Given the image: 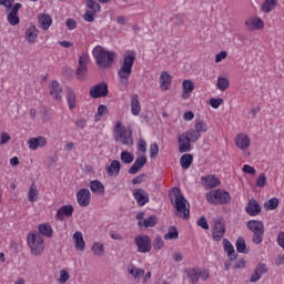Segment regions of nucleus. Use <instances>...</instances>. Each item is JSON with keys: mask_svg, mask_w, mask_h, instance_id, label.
I'll return each mask as SVG.
<instances>
[{"mask_svg": "<svg viewBox=\"0 0 284 284\" xmlns=\"http://www.w3.org/2000/svg\"><path fill=\"white\" fill-rule=\"evenodd\" d=\"M91 251L94 256H103V254H105V245L101 242H95L92 244Z\"/></svg>", "mask_w": 284, "mask_h": 284, "instance_id": "nucleus-35", "label": "nucleus"}, {"mask_svg": "<svg viewBox=\"0 0 284 284\" xmlns=\"http://www.w3.org/2000/svg\"><path fill=\"white\" fill-rule=\"evenodd\" d=\"M38 232L43 236H48L49 239L52 237V226L50 224H40L38 226Z\"/></svg>", "mask_w": 284, "mask_h": 284, "instance_id": "nucleus-38", "label": "nucleus"}, {"mask_svg": "<svg viewBox=\"0 0 284 284\" xmlns=\"http://www.w3.org/2000/svg\"><path fill=\"white\" fill-rule=\"evenodd\" d=\"M39 21L43 30H48L52 26V18L49 14L40 16Z\"/></svg>", "mask_w": 284, "mask_h": 284, "instance_id": "nucleus-40", "label": "nucleus"}, {"mask_svg": "<svg viewBox=\"0 0 284 284\" xmlns=\"http://www.w3.org/2000/svg\"><path fill=\"white\" fill-rule=\"evenodd\" d=\"M10 139V134L2 132L0 136V145H6V143H9Z\"/></svg>", "mask_w": 284, "mask_h": 284, "instance_id": "nucleus-60", "label": "nucleus"}, {"mask_svg": "<svg viewBox=\"0 0 284 284\" xmlns=\"http://www.w3.org/2000/svg\"><path fill=\"white\" fill-rule=\"evenodd\" d=\"M245 212L248 216H258V214H261V205L256 200L252 199L248 201Z\"/></svg>", "mask_w": 284, "mask_h": 284, "instance_id": "nucleus-18", "label": "nucleus"}, {"mask_svg": "<svg viewBox=\"0 0 284 284\" xmlns=\"http://www.w3.org/2000/svg\"><path fill=\"white\" fill-rule=\"evenodd\" d=\"M14 3V0H0V6H4V8H12V4Z\"/></svg>", "mask_w": 284, "mask_h": 284, "instance_id": "nucleus-63", "label": "nucleus"}, {"mask_svg": "<svg viewBox=\"0 0 284 284\" xmlns=\"http://www.w3.org/2000/svg\"><path fill=\"white\" fill-rule=\"evenodd\" d=\"M235 247L240 254H247V252H248L247 244L245 243V239H243V237H237Z\"/></svg>", "mask_w": 284, "mask_h": 284, "instance_id": "nucleus-37", "label": "nucleus"}, {"mask_svg": "<svg viewBox=\"0 0 284 284\" xmlns=\"http://www.w3.org/2000/svg\"><path fill=\"white\" fill-rule=\"evenodd\" d=\"M277 3H278V0H265L261 7V10L262 12L270 14V12L274 10V8H276Z\"/></svg>", "mask_w": 284, "mask_h": 284, "instance_id": "nucleus-33", "label": "nucleus"}, {"mask_svg": "<svg viewBox=\"0 0 284 284\" xmlns=\"http://www.w3.org/2000/svg\"><path fill=\"white\" fill-rule=\"evenodd\" d=\"M246 30L254 32V30L263 29V20L261 18H251L245 21Z\"/></svg>", "mask_w": 284, "mask_h": 284, "instance_id": "nucleus-20", "label": "nucleus"}, {"mask_svg": "<svg viewBox=\"0 0 284 284\" xmlns=\"http://www.w3.org/2000/svg\"><path fill=\"white\" fill-rule=\"evenodd\" d=\"M138 151L142 154H145V152H148V142H145V140H139Z\"/></svg>", "mask_w": 284, "mask_h": 284, "instance_id": "nucleus-52", "label": "nucleus"}, {"mask_svg": "<svg viewBox=\"0 0 284 284\" xmlns=\"http://www.w3.org/2000/svg\"><path fill=\"white\" fill-rule=\"evenodd\" d=\"M87 6L89 8V12H93L94 14L101 10V4L94 0H88Z\"/></svg>", "mask_w": 284, "mask_h": 284, "instance_id": "nucleus-44", "label": "nucleus"}, {"mask_svg": "<svg viewBox=\"0 0 284 284\" xmlns=\"http://www.w3.org/2000/svg\"><path fill=\"white\" fill-rule=\"evenodd\" d=\"M145 179H148V174L142 173L140 175H136L133 180H132V184L133 185H141V183H144Z\"/></svg>", "mask_w": 284, "mask_h": 284, "instance_id": "nucleus-50", "label": "nucleus"}, {"mask_svg": "<svg viewBox=\"0 0 284 284\" xmlns=\"http://www.w3.org/2000/svg\"><path fill=\"white\" fill-rule=\"evenodd\" d=\"M73 241L75 243V250L83 252L85 250V241L83 240V233L81 231H77L73 234Z\"/></svg>", "mask_w": 284, "mask_h": 284, "instance_id": "nucleus-27", "label": "nucleus"}, {"mask_svg": "<svg viewBox=\"0 0 284 284\" xmlns=\"http://www.w3.org/2000/svg\"><path fill=\"white\" fill-rule=\"evenodd\" d=\"M128 273L134 278H142V276L145 274V270L135 267L134 265H130L128 267Z\"/></svg>", "mask_w": 284, "mask_h": 284, "instance_id": "nucleus-36", "label": "nucleus"}, {"mask_svg": "<svg viewBox=\"0 0 284 284\" xmlns=\"http://www.w3.org/2000/svg\"><path fill=\"white\" fill-rule=\"evenodd\" d=\"M73 212L74 207L72 205H63L57 211L55 219H58V221H63L65 216H72Z\"/></svg>", "mask_w": 284, "mask_h": 284, "instance_id": "nucleus-21", "label": "nucleus"}, {"mask_svg": "<svg viewBox=\"0 0 284 284\" xmlns=\"http://www.w3.org/2000/svg\"><path fill=\"white\" fill-rule=\"evenodd\" d=\"M90 189L97 194H105V186L98 180L91 181Z\"/></svg>", "mask_w": 284, "mask_h": 284, "instance_id": "nucleus-34", "label": "nucleus"}, {"mask_svg": "<svg viewBox=\"0 0 284 284\" xmlns=\"http://www.w3.org/2000/svg\"><path fill=\"white\" fill-rule=\"evenodd\" d=\"M206 201L211 205H227L232 201V195L227 191L216 189L206 194Z\"/></svg>", "mask_w": 284, "mask_h": 284, "instance_id": "nucleus-6", "label": "nucleus"}, {"mask_svg": "<svg viewBox=\"0 0 284 284\" xmlns=\"http://www.w3.org/2000/svg\"><path fill=\"white\" fill-rule=\"evenodd\" d=\"M164 239L165 241H174L179 239V231L176 230V227H170L169 232L164 234Z\"/></svg>", "mask_w": 284, "mask_h": 284, "instance_id": "nucleus-43", "label": "nucleus"}, {"mask_svg": "<svg viewBox=\"0 0 284 284\" xmlns=\"http://www.w3.org/2000/svg\"><path fill=\"white\" fill-rule=\"evenodd\" d=\"M70 280V274L67 271L60 272V283H68Z\"/></svg>", "mask_w": 284, "mask_h": 284, "instance_id": "nucleus-61", "label": "nucleus"}, {"mask_svg": "<svg viewBox=\"0 0 284 284\" xmlns=\"http://www.w3.org/2000/svg\"><path fill=\"white\" fill-rule=\"evenodd\" d=\"M172 83V75H170V72L164 71L161 73L160 77V88L161 90H170V85Z\"/></svg>", "mask_w": 284, "mask_h": 284, "instance_id": "nucleus-25", "label": "nucleus"}, {"mask_svg": "<svg viewBox=\"0 0 284 284\" xmlns=\"http://www.w3.org/2000/svg\"><path fill=\"white\" fill-rule=\"evenodd\" d=\"M224 59H227V52L226 51H221L215 55V63H221Z\"/></svg>", "mask_w": 284, "mask_h": 284, "instance_id": "nucleus-58", "label": "nucleus"}, {"mask_svg": "<svg viewBox=\"0 0 284 284\" xmlns=\"http://www.w3.org/2000/svg\"><path fill=\"white\" fill-rule=\"evenodd\" d=\"M230 88V80L223 77L217 78V90H221V92H225V90Z\"/></svg>", "mask_w": 284, "mask_h": 284, "instance_id": "nucleus-42", "label": "nucleus"}, {"mask_svg": "<svg viewBox=\"0 0 284 284\" xmlns=\"http://www.w3.org/2000/svg\"><path fill=\"white\" fill-rule=\"evenodd\" d=\"M7 20H8V23H10V26H19V16L18 14H14V13H9L7 16Z\"/></svg>", "mask_w": 284, "mask_h": 284, "instance_id": "nucleus-48", "label": "nucleus"}, {"mask_svg": "<svg viewBox=\"0 0 284 284\" xmlns=\"http://www.w3.org/2000/svg\"><path fill=\"white\" fill-rule=\"evenodd\" d=\"M156 154H159V144L153 143L150 145V158L155 159Z\"/></svg>", "mask_w": 284, "mask_h": 284, "instance_id": "nucleus-53", "label": "nucleus"}, {"mask_svg": "<svg viewBox=\"0 0 284 284\" xmlns=\"http://www.w3.org/2000/svg\"><path fill=\"white\" fill-rule=\"evenodd\" d=\"M113 139L115 143H120V145H126L128 148H132V145H134L132 129L123 125L121 121H118L113 128Z\"/></svg>", "mask_w": 284, "mask_h": 284, "instance_id": "nucleus-2", "label": "nucleus"}, {"mask_svg": "<svg viewBox=\"0 0 284 284\" xmlns=\"http://www.w3.org/2000/svg\"><path fill=\"white\" fill-rule=\"evenodd\" d=\"M200 183L204 190H214V187H219L221 185V180H219L216 175L209 174L201 176Z\"/></svg>", "mask_w": 284, "mask_h": 284, "instance_id": "nucleus-12", "label": "nucleus"}, {"mask_svg": "<svg viewBox=\"0 0 284 284\" xmlns=\"http://www.w3.org/2000/svg\"><path fill=\"white\" fill-rule=\"evenodd\" d=\"M212 236H213V240L217 242L223 241V236H225V220H223V217L214 220Z\"/></svg>", "mask_w": 284, "mask_h": 284, "instance_id": "nucleus-11", "label": "nucleus"}, {"mask_svg": "<svg viewBox=\"0 0 284 284\" xmlns=\"http://www.w3.org/2000/svg\"><path fill=\"white\" fill-rule=\"evenodd\" d=\"M120 159H121L122 163L130 164L134 161V154H132L128 151H122L120 154Z\"/></svg>", "mask_w": 284, "mask_h": 284, "instance_id": "nucleus-41", "label": "nucleus"}, {"mask_svg": "<svg viewBox=\"0 0 284 284\" xmlns=\"http://www.w3.org/2000/svg\"><path fill=\"white\" fill-rule=\"evenodd\" d=\"M145 163H148V158L145 155L138 156L129 169V174H139V171L143 170Z\"/></svg>", "mask_w": 284, "mask_h": 284, "instance_id": "nucleus-16", "label": "nucleus"}, {"mask_svg": "<svg viewBox=\"0 0 284 284\" xmlns=\"http://www.w3.org/2000/svg\"><path fill=\"white\" fill-rule=\"evenodd\" d=\"M134 243L140 254H148L152 252V240L148 235L141 234L135 236Z\"/></svg>", "mask_w": 284, "mask_h": 284, "instance_id": "nucleus-9", "label": "nucleus"}, {"mask_svg": "<svg viewBox=\"0 0 284 284\" xmlns=\"http://www.w3.org/2000/svg\"><path fill=\"white\" fill-rule=\"evenodd\" d=\"M133 199L136 201L140 207H143L146 203H150V194L143 189H135L132 191Z\"/></svg>", "mask_w": 284, "mask_h": 284, "instance_id": "nucleus-13", "label": "nucleus"}, {"mask_svg": "<svg viewBox=\"0 0 284 284\" xmlns=\"http://www.w3.org/2000/svg\"><path fill=\"white\" fill-rule=\"evenodd\" d=\"M121 172V162L119 160H113L111 165L106 169V174L109 176H116Z\"/></svg>", "mask_w": 284, "mask_h": 284, "instance_id": "nucleus-30", "label": "nucleus"}, {"mask_svg": "<svg viewBox=\"0 0 284 284\" xmlns=\"http://www.w3.org/2000/svg\"><path fill=\"white\" fill-rule=\"evenodd\" d=\"M185 274L190 278L192 284L199 283V278H201L200 271H197L196 268H186Z\"/></svg>", "mask_w": 284, "mask_h": 284, "instance_id": "nucleus-32", "label": "nucleus"}, {"mask_svg": "<svg viewBox=\"0 0 284 284\" xmlns=\"http://www.w3.org/2000/svg\"><path fill=\"white\" fill-rule=\"evenodd\" d=\"M104 114H108V106L104 104H101L98 108V116H104Z\"/></svg>", "mask_w": 284, "mask_h": 284, "instance_id": "nucleus-62", "label": "nucleus"}, {"mask_svg": "<svg viewBox=\"0 0 284 284\" xmlns=\"http://www.w3.org/2000/svg\"><path fill=\"white\" fill-rule=\"evenodd\" d=\"M94 12L92 11H85V13L83 14V19L84 21H87L88 23H92V21H94Z\"/></svg>", "mask_w": 284, "mask_h": 284, "instance_id": "nucleus-56", "label": "nucleus"}, {"mask_svg": "<svg viewBox=\"0 0 284 284\" xmlns=\"http://www.w3.org/2000/svg\"><path fill=\"white\" fill-rule=\"evenodd\" d=\"M194 161V158L190 153H185L180 159V165L183 170H190L192 163Z\"/></svg>", "mask_w": 284, "mask_h": 284, "instance_id": "nucleus-31", "label": "nucleus"}, {"mask_svg": "<svg viewBox=\"0 0 284 284\" xmlns=\"http://www.w3.org/2000/svg\"><path fill=\"white\" fill-rule=\"evenodd\" d=\"M246 227L253 232V243L255 245H261V243H263V235L265 234V225L263 222L251 220L246 223Z\"/></svg>", "mask_w": 284, "mask_h": 284, "instance_id": "nucleus-8", "label": "nucleus"}, {"mask_svg": "<svg viewBox=\"0 0 284 284\" xmlns=\"http://www.w3.org/2000/svg\"><path fill=\"white\" fill-rule=\"evenodd\" d=\"M38 196H39V191L37 190V187H34V184H32V186L29 190L28 200L30 201V203H34Z\"/></svg>", "mask_w": 284, "mask_h": 284, "instance_id": "nucleus-46", "label": "nucleus"}, {"mask_svg": "<svg viewBox=\"0 0 284 284\" xmlns=\"http://www.w3.org/2000/svg\"><path fill=\"white\" fill-rule=\"evenodd\" d=\"M27 243L31 250L33 256H41L45 245L43 244V236L39 233H31L27 237Z\"/></svg>", "mask_w": 284, "mask_h": 284, "instance_id": "nucleus-7", "label": "nucleus"}, {"mask_svg": "<svg viewBox=\"0 0 284 284\" xmlns=\"http://www.w3.org/2000/svg\"><path fill=\"white\" fill-rule=\"evenodd\" d=\"M172 192L174 197L173 207L175 209L176 216L184 220L190 219V209L187 207L190 204L187 203V200L181 194L179 187H174Z\"/></svg>", "mask_w": 284, "mask_h": 284, "instance_id": "nucleus-3", "label": "nucleus"}, {"mask_svg": "<svg viewBox=\"0 0 284 284\" xmlns=\"http://www.w3.org/2000/svg\"><path fill=\"white\" fill-rule=\"evenodd\" d=\"M45 138L43 136H38V138H30L28 140V144L30 150H38L39 148H45Z\"/></svg>", "mask_w": 284, "mask_h": 284, "instance_id": "nucleus-24", "label": "nucleus"}, {"mask_svg": "<svg viewBox=\"0 0 284 284\" xmlns=\"http://www.w3.org/2000/svg\"><path fill=\"white\" fill-rule=\"evenodd\" d=\"M65 94H67L65 99L69 105V110H74L77 108V93H74V90L72 88L67 87Z\"/></svg>", "mask_w": 284, "mask_h": 284, "instance_id": "nucleus-22", "label": "nucleus"}, {"mask_svg": "<svg viewBox=\"0 0 284 284\" xmlns=\"http://www.w3.org/2000/svg\"><path fill=\"white\" fill-rule=\"evenodd\" d=\"M201 139V135L195 129H191L179 135V151L181 154L192 151V143H196Z\"/></svg>", "mask_w": 284, "mask_h": 284, "instance_id": "nucleus-4", "label": "nucleus"}, {"mask_svg": "<svg viewBox=\"0 0 284 284\" xmlns=\"http://www.w3.org/2000/svg\"><path fill=\"white\" fill-rule=\"evenodd\" d=\"M131 113L133 116L141 114V102L139 101V94L131 95Z\"/></svg>", "mask_w": 284, "mask_h": 284, "instance_id": "nucleus-26", "label": "nucleus"}, {"mask_svg": "<svg viewBox=\"0 0 284 284\" xmlns=\"http://www.w3.org/2000/svg\"><path fill=\"white\" fill-rule=\"evenodd\" d=\"M195 130L197 131L199 135L205 134L207 132V123L203 120L195 121Z\"/></svg>", "mask_w": 284, "mask_h": 284, "instance_id": "nucleus-39", "label": "nucleus"}, {"mask_svg": "<svg viewBox=\"0 0 284 284\" xmlns=\"http://www.w3.org/2000/svg\"><path fill=\"white\" fill-rule=\"evenodd\" d=\"M165 243L163 242V237L156 236L153 242L154 250H163Z\"/></svg>", "mask_w": 284, "mask_h": 284, "instance_id": "nucleus-49", "label": "nucleus"}, {"mask_svg": "<svg viewBox=\"0 0 284 284\" xmlns=\"http://www.w3.org/2000/svg\"><path fill=\"white\" fill-rule=\"evenodd\" d=\"M235 145L240 150H247L250 148V136L245 133H239L235 136Z\"/></svg>", "mask_w": 284, "mask_h": 284, "instance_id": "nucleus-19", "label": "nucleus"}, {"mask_svg": "<svg viewBox=\"0 0 284 284\" xmlns=\"http://www.w3.org/2000/svg\"><path fill=\"white\" fill-rule=\"evenodd\" d=\"M223 245H224V252H226L229 258L231 261H236V254L234 251V245L230 243V240L224 239L223 240Z\"/></svg>", "mask_w": 284, "mask_h": 284, "instance_id": "nucleus-29", "label": "nucleus"}, {"mask_svg": "<svg viewBox=\"0 0 284 284\" xmlns=\"http://www.w3.org/2000/svg\"><path fill=\"white\" fill-rule=\"evenodd\" d=\"M90 62V55L88 53H82L79 57V67L77 69V79L83 81L88 77V63Z\"/></svg>", "mask_w": 284, "mask_h": 284, "instance_id": "nucleus-10", "label": "nucleus"}, {"mask_svg": "<svg viewBox=\"0 0 284 284\" xmlns=\"http://www.w3.org/2000/svg\"><path fill=\"white\" fill-rule=\"evenodd\" d=\"M77 199L80 207H88L90 205V199H92V193L88 189H81L77 194Z\"/></svg>", "mask_w": 284, "mask_h": 284, "instance_id": "nucleus-14", "label": "nucleus"}, {"mask_svg": "<svg viewBox=\"0 0 284 284\" xmlns=\"http://www.w3.org/2000/svg\"><path fill=\"white\" fill-rule=\"evenodd\" d=\"M182 99L186 101V99H190V94L194 92V82H192L191 80H184L182 82Z\"/></svg>", "mask_w": 284, "mask_h": 284, "instance_id": "nucleus-23", "label": "nucleus"}, {"mask_svg": "<svg viewBox=\"0 0 284 284\" xmlns=\"http://www.w3.org/2000/svg\"><path fill=\"white\" fill-rule=\"evenodd\" d=\"M197 225L202 227V230H210V224H207V220L204 216L199 219Z\"/></svg>", "mask_w": 284, "mask_h": 284, "instance_id": "nucleus-54", "label": "nucleus"}, {"mask_svg": "<svg viewBox=\"0 0 284 284\" xmlns=\"http://www.w3.org/2000/svg\"><path fill=\"white\" fill-rule=\"evenodd\" d=\"M265 183H267V176L265 173H261L256 180L257 187H265Z\"/></svg>", "mask_w": 284, "mask_h": 284, "instance_id": "nucleus-51", "label": "nucleus"}, {"mask_svg": "<svg viewBox=\"0 0 284 284\" xmlns=\"http://www.w3.org/2000/svg\"><path fill=\"white\" fill-rule=\"evenodd\" d=\"M275 264H276L277 266H281V265L284 264V254H278V255L276 256V258H275Z\"/></svg>", "mask_w": 284, "mask_h": 284, "instance_id": "nucleus-64", "label": "nucleus"}, {"mask_svg": "<svg viewBox=\"0 0 284 284\" xmlns=\"http://www.w3.org/2000/svg\"><path fill=\"white\" fill-rule=\"evenodd\" d=\"M93 57L100 68H111L112 63H114V59L116 58V53L98 45L93 49Z\"/></svg>", "mask_w": 284, "mask_h": 284, "instance_id": "nucleus-5", "label": "nucleus"}, {"mask_svg": "<svg viewBox=\"0 0 284 284\" xmlns=\"http://www.w3.org/2000/svg\"><path fill=\"white\" fill-rule=\"evenodd\" d=\"M38 37H39V29H37V27L32 26L27 29L26 39L29 43H36Z\"/></svg>", "mask_w": 284, "mask_h": 284, "instance_id": "nucleus-28", "label": "nucleus"}, {"mask_svg": "<svg viewBox=\"0 0 284 284\" xmlns=\"http://www.w3.org/2000/svg\"><path fill=\"white\" fill-rule=\"evenodd\" d=\"M144 227H154L156 225V215L143 220Z\"/></svg>", "mask_w": 284, "mask_h": 284, "instance_id": "nucleus-47", "label": "nucleus"}, {"mask_svg": "<svg viewBox=\"0 0 284 284\" xmlns=\"http://www.w3.org/2000/svg\"><path fill=\"white\" fill-rule=\"evenodd\" d=\"M278 203H280L278 199L273 197L264 203V207L265 210H276V207H278Z\"/></svg>", "mask_w": 284, "mask_h": 284, "instance_id": "nucleus-45", "label": "nucleus"}, {"mask_svg": "<svg viewBox=\"0 0 284 284\" xmlns=\"http://www.w3.org/2000/svg\"><path fill=\"white\" fill-rule=\"evenodd\" d=\"M134 61H136V53L132 52L124 55L123 61L121 62L118 77L122 88H128V85H130V75L132 74Z\"/></svg>", "mask_w": 284, "mask_h": 284, "instance_id": "nucleus-1", "label": "nucleus"}, {"mask_svg": "<svg viewBox=\"0 0 284 284\" xmlns=\"http://www.w3.org/2000/svg\"><path fill=\"white\" fill-rule=\"evenodd\" d=\"M242 172H244L245 174H256V169H254V166H251L250 164H245L243 168H242Z\"/></svg>", "mask_w": 284, "mask_h": 284, "instance_id": "nucleus-55", "label": "nucleus"}, {"mask_svg": "<svg viewBox=\"0 0 284 284\" xmlns=\"http://www.w3.org/2000/svg\"><path fill=\"white\" fill-rule=\"evenodd\" d=\"M50 94L55 101H61L63 94V88L58 81H52L49 85Z\"/></svg>", "mask_w": 284, "mask_h": 284, "instance_id": "nucleus-17", "label": "nucleus"}, {"mask_svg": "<svg viewBox=\"0 0 284 284\" xmlns=\"http://www.w3.org/2000/svg\"><path fill=\"white\" fill-rule=\"evenodd\" d=\"M255 272L260 275L263 276V274H265V272H267V265L265 264H258L255 268Z\"/></svg>", "mask_w": 284, "mask_h": 284, "instance_id": "nucleus-57", "label": "nucleus"}, {"mask_svg": "<svg viewBox=\"0 0 284 284\" xmlns=\"http://www.w3.org/2000/svg\"><path fill=\"white\" fill-rule=\"evenodd\" d=\"M108 94V84L99 83L90 89V95L92 99H101Z\"/></svg>", "mask_w": 284, "mask_h": 284, "instance_id": "nucleus-15", "label": "nucleus"}, {"mask_svg": "<svg viewBox=\"0 0 284 284\" xmlns=\"http://www.w3.org/2000/svg\"><path fill=\"white\" fill-rule=\"evenodd\" d=\"M221 103H223V99H211V106L214 108V110H219V108H221Z\"/></svg>", "mask_w": 284, "mask_h": 284, "instance_id": "nucleus-59", "label": "nucleus"}]
</instances>
